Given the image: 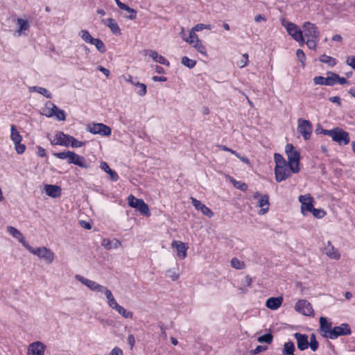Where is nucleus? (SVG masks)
<instances>
[{"label":"nucleus","instance_id":"obj_31","mask_svg":"<svg viewBox=\"0 0 355 355\" xmlns=\"http://www.w3.org/2000/svg\"><path fill=\"white\" fill-rule=\"evenodd\" d=\"M295 347L292 341L286 342L282 348V355H295Z\"/></svg>","mask_w":355,"mask_h":355},{"label":"nucleus","instance_id":"obj_56","mask_svg":"<svg viewBox=\"0 0 355 355\" xmlns=\"http://www.w3.org/2000/svg\"><path fill=\"white\" fill-rule=\"evenodd\" d=\"M248 58H249V56H248V53H245L243 55L242 59L240 61H239L237 63V64L239 65V67L240 68H243L248 64Z\"/></svg>","mask_w":355,"mask_h":355},{"label":"nucleus","instance_id":"obj_4","mask_svg":"<svg viewBox=\"0 0 355 355\" xmlns=\"http://www.w3.org/2000/svg\"><path fill=\"white\" fill-rule=\"evenodd\" d=\"M283 26L286 29L288 35H290L300 46H302L305 44V40L303 32L297 27V26L292 22L283 23Z\"/></svg>","mask_w":355,"mask_h":355},{"label":"nucleus","instance_id":"obj_16","mask_svg":"<svg viewBox=\"0 0 355 355\" xmlns=\"http://www.w3.org/2000/svg\"><path fill=\"white\" fill-rule=\"evenodd\" d=\"M293 336L296 340L297 347L299 350L304 351L309 348V336L306 334L297 332L293 334Z\"/></svg>","mask_w":355,"mask_h":355},{"label":"nucleus","instance_id":"obj_9","mask_svg":"<svg viewBox=\"0 0 355 355\" xmlns=\"http://www.w3.org/2000/svg\"><path fill=\"white\" fill-rule=\"evenodd\" d=\"M303 29L304 40L319 38L320 32L314 24L305 22L303 25Z\"/></svg>","mask_w":355,"mask_h":355},{"label":"nucleus","instance_id":"obj_21","mask_svg":"<svg viewBox=\"0 0 355 355\" xmlns=\"http://www.w3.org/2000/svg\"><path fill=\"white\" fill-rule=\"evenodd\" d=\"M7 232L14 238L17 239L26 248L29 245L25 240L23 234L15 227L12 226L7 227Z\"/></svg>","mask_w":355,"mask_h":355},{"label":"nucleus","instance_id":"obj_54","mask_svg":"<svg viewBox=\"0 0 355 355\" xmlns=\"http://www.w3.org/2000/svg\"><path fill=\"white\" fill-rule=\"evenodd\" d=\"M318 39H307L305 43L310 49H315Z\"/></svg>","mask_w":355,"mask_h":355},{"label":"nucleus","instance_id":"obj_17","mask_svg":"<svg viewBox=\"0 0 355 355\" xmlns=\"http://www.w3.org/2000/svg\"><path fill=\"white\" fill-rule=\"evenodd\" d=\"M171 248H175L178 251V256L181 259H184L187 257V251L189 248L187 245L182 241H173L171 243Z\"/></svg>","mask_w":355,"mask_h":355},{"label":"nucleus","instance_id":"obj_48","mask_svg":"<svg viewBox=\"0 0 355 355\" xmlns=\"http://www.w3.org/2000/svg\"><path fill=\"white\" fill-rule=\"evenodd\" d=\"M274 159L276 164L275 166H284L285 164H287V162H286L285 159L283 157L282 155L279 153H275Z\"/></svg>","mask_w":355,"mask_h":355},{"label":"nucleus","instance_id":"obj_57","mask_svg":"<svg viewBox=\"0 0 355 355\" xmlns=\"http://www.w3.org/2000/svg\"><path fill=\"white\" fill-rule=\"evenodd\" d=\"M166 275L171 279L173 281H176L179 278V274L177 273L174 270L169 269L166 271Z\"/></svg>","mask_w":355,"mask_h":355},{"label":"nucleus","instance_id":"obj_40","mask_svg":"<svg viewBox=\"0 0 355 355\" xmlns=\"http://www.w3.org/2000/svg\"><path fill=\"white\" fill-rule=\"evenodd\" d=\"M230 181L235 188L242 191H245L248 188V184L241 181H237L233 178H232Z\"/></svg>","mask_w":355,"mask_h":355},{"label":"nucleus","instance_id":"obj_61","mask_svg":"<svg viewBox=\"0 0 355 355\" xmlns=\"http://www.w3.org/2000/svg\"><path fill=\"white\" fill-rule=\"evenodd\" d=\"M55 114V112H51V107L46 105L45 107L43 109L42 114L46 117H52L54 116Z\"/></svg>","mask_w":355,"mask_h":355},{"label":"nucleus","instance_id":"obj_28","mask_svg":"<svg viewBox=\"0 0 355 355\" xmlns=\"http://www.w3.org/2000/svg\"><path fill=\"white\" fill-rule=\"evenodd\" d=\"M71 136L65 135L62 132H58L55 135L58 145L64 146H69V138H71Z\"/></svg>","mask_w":355,"mask_h":355},{"label":"nucleus","instance_id":"obj_41","mask_svg":"<svg viewBox=\"0 0 355 355\" xmlns=\"http://www.w3.org/2000/svg\"><path fill=\"white\" fill-rule=\"evenodd\" d=\"M135 86L137 89V94L140 96H144L146 94V86L144 83H140L139 81L135 83Z\"/></svg>","mask_w":355,"mask_h":355},{"label":"nucleus","instance_id":"obj_6","mask_svg":"<svg viewBox=\"0 0 355 355\" xmlns=\"http://www.w3.org/2000/svg\"><path fill=\"white\" fill-rule=\"evenodd\" d=\"M128 202L130 207L137 209L141 214L146 216L150 215L148 206L142 199H138L132 195H130L128 198Z\"/></svg>","mask_w":355,"mask_h":355},{"label":"nucleus","instance_id":"obj_38","mask_svg":"<svg viewBox=\"0 0 355 355\" xmlns=\"http://www.w3.org/2000/svg\"><path fill=\"white\" fill-rule=\"evenodd\" d=\"M192 46L200 53L205 55V57H207V53L206 51L205 46L202 44V42L200 40L196 42V43H194Z\"/></svg>","mask_w":355,"mask_h":355},{"label":"nucleus","instance_id":"obj_14","mask_svg":"<svg viewBox=\"0 0 355 355\" xmlns=\"http://www.w3.org/2000/svg\"><path fill=\"white\" fill-rule=\"evenodd\" d=\"M332 329V323L327 318H320V331L323 337L329 339Z\"/></svg>","mask_w":355,"mask_h":355},{"label":"nucleus","instance_id":"obj_63","mask_svg":"<svg viewBox=\"0 0 355 355\" xmlns=\"http://www.w3.org/2000/svg\"><path fill=\"white\" fill-rule=\"evenodd\" d=\"M268 349L267 346L264 345H258L256 347V348L253 350H252V354H257L260 352H264Z\"/></svg>","mask_w":355,"mask_h":355},{"label":"nucleus","instance_id":"obj_12","mask_svg":"<svg viewBox=\"0 0 355 355\" xmlns=\"http://www.w3.org/2000/svg\"><path fill=\"white\" fill-rule=\"evenodd\" d=\"M292 171L290 169L289 165L275 166V180L278 182H281L291 176Z\"/></svg>","mask_w":355,"mask_h":355},{"label":"nucleus","instance_id":"obj_11","mask_svg":"<svg viewBox=\"0 0 355 355\" xmlns=\"http://www.w3.org/2000/svg\"><path fill=\"white\" fill-rule=\"evenodd\" d=\"M75 278L76 280L80 282L81 284L87 286L89 289H90L92 291L101 293L102 290L104 288V286L101 285L94 281L87 279L80 275H76Z\"/></svg>","mask_w":355,"mask_h":355},{"label":"nucleus","instance_id":"obj_10","mask_svg":"<svg viewBox=\"0 0 355 355\" xmlns=\"http://www.w3.org/2000/svg\"><path fill=\"white\" fill-rule=\"evenodd\" d=\"M297 312L306 316H311L313 314V309L311 303L306 300H298L295 306Z\"/></svg>","mask_w":355,"mask_h":355},{"label":"nucleus","instance_id":"obj_59","mask_svg":"<svg viewBox=\"0 0 355 355\" xmlns=\"http://www.w3.org/2000/svg\"><path fill=\"white\" fill-rule=\"evenodd\" d=\"M123 10L127 11V12L129 13V15L126 16L127 18H128L130 19H134L136 18L137 12L134 9L130 8L128 6V8L126 9H123Z\"/></svg>","mask_w":355,"mask_h":355},{"label":"nucleus","instance_id":"obj_42","mask_svg":"<svg viewBox=\"0 0 355 355\" xmlns=\"http://www.w3.org/2000/svg\"><path fill=\"white\" fill-rule=\"evenodd\" d=\"M318 347L319 343L316 339V336L314 334H312L310 336L309 347H310L313 352H315L318 349Z\"/></svg>","mask_w":355,"mask_h":355},{"label":"nucleus","instance_id":"obj_51","mask_svg":"<svg viewBox=\"0 0 355 355\" xmlns=\"http://www.w3.org/2000/svg\"><path fill=\"white\" fill-rule=\"evenodd\" d=\"M313 83L315 85H327V77L315 76L313 78Z\"/></svg>","mask_w":355,"mask_h":355},{"label":"nucleus","instance_id":"obj_23","mask_svg":"<svg viewBox=\"0 0 355 355\" xmlns=\"http://www.w3.org/2000/svg\"><path fill=\"white\" fill-rule=\"evenodd\" d=\"M71 164L78 166L83 168H88L90 166V162H88L83 156L77 155L74 153Z\"/></svg>","mask_w":355,"mask_h":355},{"label":"nucleus","instance_id":"obj_1","mask_svg":"<svg viewBox=\"0 0 355 355\" xmlns=\"http://www.w3.org/2000/svg\"><path fill=\"white\" fill-rule=\"evenodd\" d=\"M286 153L288 157V164L292 173H297L300 171V155L297 150H294L292 144H288L285 148Z\"/></svg>","mask_w":355,"mask_h":355},{"label":"nucleus","instance_id":"obj_47","mask_svg":"<svg viewBox=\"0 0 355 355\" xmlns=\"http://www.w3.org/2000/svg\"><path fill=\"white\" fill-rule=\"evenodd\" d=\"M273 339V336L270 333L265 334L264 335H262L259 336L257 339V340L259 343H266L267 344H270L272 343Z\"/></svg>","mask_w":355,"mask_h":355},{"label":"nucleus","instance_id":"obj_13","mask_svg":"<svg viewBox=\"0 0 355 355\" xmlns=\"http://www.w3.org/2000/svg\"><path fill=\"white\" fill-rule=\"evenodd\" d=\"M299 201L301 203L302 213L305 215L306 212H311L313 207L314 199L311 195H301L299 196Z\"/></svg>","mask_w":355,"mask_h":355},{"label":"nucleus","instance_id":"obj_46","mask_svg":"<svg viewBox=\"0 0 355 355\" xmlns=\"http://www.w3.org/2000/svg\"><path fill=\"white\" fill-rule=\"evenodd\" d=\"M231 266L235 269L240 270L245 267V263L243 261H241L236 257H234L231 260Z\"/></svg>","mask_w":355,"mask_h":355},{"label":"nucleus","instance_id":"obj_50","mask_svg":"<svg viewBox=\"0 0 355 355\" xmlns=\"http://www.w3.org/2000/svg\"><path fill=\"white\" fill-rule=\"evenodd\" d=\"M311 213L317 218H322L326 214L324 209L316 208H313Z\"/></svg>","mask_w":355,"mask_h":355},{"label":"nucleus","instance_id":"obj_52","mask_svg":"<svg viewBox=\"0 0 355 355\" xmlns=\"http://www.w3.org/2000/svg\"><path fill=\"white\" fill-rule=\"evenodd\" d=\"M101 293H103L105 295L106 299H107V302H110V300H112V299H114V296H113V294L112 293V291L110 290H109L107 287L104 286L103 289L102 290Z\"/></svg>","mask_w":355,"mask_h":355},{"label":"nucleus","instance_id":"obj_18","mask_svg":"<svg viewBox=\"0 0 355 355\" xmlns=\"http://www.w3.org/2000/svg\"><path fill=\"white\" fill-rule=\"evenodd\" d=\"M192 204L197 210H200L205 216L209 218H211L214 216L213 211L200 200L192 198Z\"/></svg>","mask_w":355,"mask_h":355},{"label":"nucleus","instance_id":"obj_62","mask_svg":"<svg viewBox=\"0 0 355 355\" xmlns=\"http://www.w3.org/2000/svg\"><path fill=\"white\" fill-rule=\"evenodd\" d=\"M346 64L355 70V56H348L346 60Z\"/></svg>","mask_w":355,"mask_h":355},{"label":"nucleus","instance_id":"obj_60","mask_svg":"<svg viewBox=\"0 0 355 355\" xmlns=\"http://www.w3.org/2000/svg\"><path fill=\"white\" fill-rule=\"evenodd\" d=\"M15 149L19 155H21L25 151L26 146L24 144H21V142L16 143L15 144Z\"/></svg>","mask_w":355,"mask_h":355},{"label":"nucleus","instance_id":"obj_32","mask_svg":"<svg viewBox=\"0 0 355 355\" xmlns=\"http://www.w3.org/2000/svg\"><path fill=\"white\" fill-rule=\"evenodd\" d=\"M28 89H29L30 92H37V93L44 96L46 98H52L51 93L44 87H38V86H33V87H30Z\"/></svg>","mask_w":355,"mask_h":355},{"label":"nucleus","instance_id":"obj_7","mask_svg":"<svg viewBox=\"0 0 355 355\" xmlns=\"http://www.w3.org/2000/svg\"><path fill=\"white\" fill-rule=\"evenodd\" d=\"M87 130L94 135L101 136H109L112 132L110 127L101 123L89 124L87 125Z\"/></svg>","mask_w":355,"mask_h":355},{"label":"nucleus","instance_id":"obj_24","mask_svg":"<svg viewBox=\"0 0 355 355\" xmlns=\"http://www.w3.org/2000/svg\"><path fill=\"white\" fill-rule=\"evenodd\" d=\"M257 206L259 207H261V209L259 211V214L260 215L265 214L268 211V206H269V197L268 195H263L261 196V198L259 199L258 205Z\"/></svg>","mask_w":355,"mask_h":355},{"label":"nucleus","instance_id":"obj_20","mask_svg":"<svg viewBox=\"0 0 355 355\" xmlns=\"http://www.w3.org/2000/svg\"><path fill=\"white\" fill-rule=\"evenodd\" d=\"M150 58H151L155 62L168 67L170 65L169 61L164 56L158 54V53L154 50H148L146 52Z\"/></svg>","mask_w":355,"mask_h":355},{"label":"nucleus","instance_id":"obj_22","mask_svg":"<svg viewBox=\"0 0 355 355\" xmlns=\"http://www.w3.org/2000/svg\"><path fill=\"white\" fill-rule=\"evenodd\" d=\"M44 191L47 196L52 198L60 197L62 193L61 188L59 186L53 184L45 185Z\"/></svg>","mask_w":355,"mask_h":355},{"label":"nucleus","instance_id":"obj_34","mask_svg":"<svg viewBox=\"0 0 355 355\" xmlns=\"http://www.w3.org/2000/svg\"><path fill=\"white\" fill-rule=\"evenodd\" d=\"M10 131H11L10 139L12 141V142L14 143V144L16 143H20L21 141L22 137L14 125H11Z\"/></svg>","mask_w":355,"mask_h":355},{"label":"nucleus","instance_id":"obj_53","mask_svg":"<svg viewBox=\"0 0 355 355\" xmlns=\"http://www.w3.org/2000/svg\"><path fill=\"white\" fill-rule=\"evenodd\" d=\"M191 29L193 31H195V32L201 31H202L204 29L210 30L211 29V26L210 25H206V24H198L195 26H193Z\"/></svg>","mask_w":355,"mask_h":355},{"label":"nucleus","instance_id":"obj_33","mask_svg":"<svg viewBox=\"0 0 355 355\" xmlns=\"http://www.w3.org/2000/svg\"><path fill=\"white\" fill-rule=\"evenodd\" d=\"M74 155V152L72 151H66V152H60V153H53V155L56 157L57 158L61 159H67V162L69 164H71V161L73 159V157Z\"/></svg>","mask_w":355,"mask_h":355},{"label":"nucleus","instance_id":"obj_19","mask_svg":"<svg viewBox=\"0 0 355 355\" xmlns=\"http://www.w3.org/2000/svg\"><path fill=\"white\" fill-rule=\"evenodd\" d=\"M17 25L18 28L16 30L15 35L17 36H20L21 35H26V31L30 28L28 21L21 18H18L17 20Z\"/></svg>","mask_w":355,"mask_h":355},{"label":"nucleus","instance_id":"obj_30","mask_svg":"<svg viewBox=\"0 0 355 355\" xmlns=\"http://www.w3.org/2000/svg\"><path fill=\"white\" fill-rule=\"evenodd\" d=\"M100 168L104 171L105 173L109 174L110 179L112 181H116L119 179L118 174L112 169L110 168L108 164L105 162H101L100 164Z\"/></svg>","mask_w":355,"mask_h":355},{"label":"nucleus","instance_id":"obj_37","mask_svg":"<svg viewBox=\"0 0 355 355\" xmlns=\"http://www.w3.org/2000/svg\"><path fill=\"white\" fill-rule=\"evenodd\" d=\"M115 311H117L119 314L121 315L125 318H132L133 313L131 311H127L121 305H119L115 309Z\"/></svg>","mask_w":355,"mask_h":355},{"label":"nucleus","instance_id":"obj_36","mask_svg":"<svg viewBox=\"0 0 355 355\" xmlns=\"http://www.w3.org/2000/svg\"><path fill=\"white\" fill-rule=\"evenodd\" d=\"M326 254L328 257L334 259H338L340 256L338 250L333 246H329L326 248Z\"/></svg>","mask_w":355,"mask_h":355},{"label":"nucleus","instance_id":"obj_45","mask_svg":"<svg viewBox=\"0 0 355 355\" xmlns=\"http://www.w3.org/2000/svg\"><path fill=\"white\" fill-rule=\"evenodd\" d=\"M80 35L81 37V38L87 43H89V44H91L93 41V40L94 39L91 35L90 33L86 31V30H83L80 31Z\"/></svg>","mask_w":355,"mask_h":355},{"label":"nucleus","instance_id":"obj_35","mask_svg":"<svg viewBox=\"0 0 355 355\" xmlns=\"http://www.w3.org/2000/svg\"><path fill=\"white\" fill-rule=\"evenodd\" d=\"M319 60L321 62L326 63L330 67H334L336 64V60L331 56L327 55L325 54L320 56Z\"/></svg>","mask_w":355,"mask_h":355},{"label":"nucleus","instance_id":"obj_55","mask_svg":"<svg viewBox=\"0 0 355 355\" xmlns=\"http://www.w3.org/2000/svg\"><path fill=\"white\" fill-rule=\"evenodd\" d=\"M296 55L299 61L304 65V62L306 61V55L304 51L302 49H297L296 51Z\"/></svg>","mask_w":355,"mask_h":355},{"label":"nucleus","instance_id":"obj_26","mask_svg":"<svg viewBox=\"0 0 355 355\" xmlns=\"http://www.w3.org/2000/svg\"><path fill=\"white\" fill-rule=\"evenodd\" d=\"M282 301L283 299L281 297H270L266 300V306L272 310H277L281 306Z\"/></svg>","mask_w":355,"mask_h":355},{"label":"nucleus","instance_id":"obj_43","mask_svg":"<svg viewBox=\"0 0 355 355\" xmlns=\"http://www.w3.org/2000/svg\"><path fill=\"white\" fill-rule=\"evenodd\" d=\"M96 46V48L101 53H104L105 51V46L104 43L98 38H94L91 43Z\"/></svg>","mask_w":355,"mask_h":355},{"label":"nucleus","instance_id":"obj_27","mask_svg":"<svg viewBox=\"0 0 355 355\" xmlns=\"http://www.w3.org/2000/svg\"><path fill=\"white\" fill-rule=\"evenodd\" d=\"M102 246L104 247L106 250H112L116 249L121 246V243L116 239L113 240H110L109 239H104L102 241L101 243Z\"/></svg>","mask_w":355,"mask_h":355},{"label":"nucleus","instance_id":"obj_15","mask_svg":"<svg viewBox=\"0 0 355 355\" xmlns=\"http://www.w3.org/2000/svg\"><path fill=\"white\" fill-rule=\"evenodd\" d=\"M46 345L40 341L31 343L27 349L28 355H44Z\"/></svg>","mask_w":355,"mask_h":355},{"label":"nucleus","instance_id":"obj_3","mask_svg":"<svg viewBox=\"0 0 355 355\" xmlns=\"http://www.w3.org/2000/svg\"><path fill=\"white\" fill-rule=\"evenodd\" d=\"M325 133L339 145H347L349 143V133L340 128H333L330 131H326Z\"/></svg>","mask_w":355,"mask_h":355},{"label":"nucleus","instance_id":"obj_49","mask_svg":"<svg viewBox=\"0 0 355 355\" xmlns=\"http://www.w3.org/2000/svg\"><path fill=\"white\" fill-rule=\"evenodd\" d=\"M84 145L85 142L78 141L72 136L71 137V138H69V146H71L72 148H80Z\"/></svg>","mask_w":355,"mask_h":355},{"label":"nucleus","instance_id":"obj_44","mask_svg":"<svg viewBox=\"0 0 355 355\" xmlns=\"http://www.w3.org/2000/svg\"><path fill=\"white\" fill-rule=\"evenodd\" d=\"M335 76H338V74L334 72L327 73V86H333L337 83V79Z\"/></svg>","mask_w":355,"mask_h":355},{"label":"nucleus","instance_id":"obj_29","mask_svg":"<svg viewBox=\"0 0 355 355\" xmlns=\"http://www.w3.org/2000/svg\"><path fill=\"white\" fill-rule=\"evenodd\" d=\"M181 37L184 41L187 42L191 46L194 43H196V42L200 40L198 35H196V32L193 31L192 29H191L189 31V33L188 35L187 34L182 33Z\"/></svg>","mask_w":355,"mask_h":355},{"label":"nucleus","instance_id":"obj_39","mask_svg":"<svg viewBox=\"0 0 355 355\" xmlns=\"http://www.w3.org/2000/svg\"><path fill=\"white\" fill-rule=\"evenodd\" d=\"M181 63L184 66H185L189 69H193L196 64V61L194 60L190 59L187 56H184L182 58Z\"/></svg>","mask_w":355,"mask_h":355},{"label":"nucleus","instance_id":"obj_5","mask_svg":"<svg viewBox=\"0 0 355 355\" xmlns=\"http://www.w3.org/2000/svg\"><path fill=\"white\" fill-rule=\"evenodd\" d=\"M297 130L305 140H309L312 135L313 126L309 120L299 119Z\"/></svg>","mask_w":355,"mask_h":355},{"label":"nucleus","instance_id":"obj_58","mask_svg":"<svg viewBox=\"0 0 355 355\" xmlns=\"http://www.w3.org/2000/svg\"><path fill=\"white\" fill-rule=\"evenodd\" d=\"M54 116H55L58 121H64L66 119L65 112L61 109H59L58 111L55 112Z\"/></svg>","mask_w":355,"mask_h":355},{"label":"nucleus","instance_id":"obj_64","mask_svg":"<svg viewBox=\"0 0 355 355\" xmlns=\"http://www.w3.org/2000/svg\"><path fill=\"white\" fill-rule=\"evenodd\" d=\"M110 355H123V350L119 347H114L110 352Z\"/></svg>","mask_w":355,"mask_h":355},{"label":"nucleus","instance_id":"obj_25","mask_svg":"<svg viewBox=\"0 0 355 355\" xmlns=\"http://www.w3.org/2000/svg\"><path fill=\"white\" fill-rule=\"evenodd\" d=\"M103 23L105 25L108 26L111 31L116 35H120L121 34V29L115 21V19L112 18H107L103 19Z\"/></svg>","mask_w":355,"mask_h":355},{"label":"nucleus","instance_id":"obj_8","mask_svg":"<svg viewBox=\"0 0 355 355\" xmlns=\"http://www.w3.org/2000/svg\"><path fill=\"white\" fill-rule=\"evenodd\" d=\"M351 334L352 330L349 325L347 323H343L339 326L333 327L329 339L335 340L337 339L339 336H349Z\"/></svg>","mask_w":355,"mask_h":355},{"label":"nucleus","instance_id":"obj_2","mask_svg":"<svg viewBox=\"0 0 355 355\" xmlns=\"http://www.w3.org/2000/svg\"><path fill=\"white\" fill-rule=\"evenodd\" d=\"M26 249L33 254L44 260L46 263H51L55 258V254L46 247L33 248L30 245H27Z\"/></svg>","mask_w":355,"mask_h":355}]
</instances>
